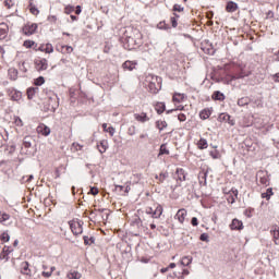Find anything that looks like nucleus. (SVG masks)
<instances>
[{
  "mask_svg": "<svg viewBox=\"0 0 279 279\" xmlns=\"http://www.w3.org/2000/svg\"><path fill=\"white\" fill-rule=\"evenodd\" d=\"M34 66L38 73H43V71H47V69H49V61L43 57H36L34 59Z\"/></svg>",
  "mask_w": 279,
  "mask_h": 279,
  "instance_id": "obj_4",
  "label": "nucleus"
},
{
  "mask_svg": "<svg viewBox=\"0 0 279 279\" xmlns=\"http://www.w3.org/2000/svg\"><path fill=\"white\" fill-rule=\"evenodd\" d=\"M272 195H274V189L269 187L266 190V192L262 193V198L267 199V202H269Z\"/></svg>",
  "mask_w": 279,
  "mask_h": 279,
  "instance_id": "obj_32",
  "label": "nucleus"
},
{
  "mask_svg": "<svg viewBox=\"0 0 279 279\" xmlns=\"http://www.w3.org/2000/svg\"><path fill=\"white\" fill-rule=\"evenodd\" d=\"M209 155L214 160H218V158H221V154H219V150H210Z\"/></svg>",
  "mask_w": 279,
  "mask_h": 279,
  "instance_id": "obj_51",
  "label": "nucleus"
},
{
  "mask_svg": "<svg viewBox=\"0 0 279 279\" xmlns=\"http://www.w3.org/2000/svg\"><path fill=\"white\" fill-rule=\"evenodd\" d=\"M201 241H208V235L206 233H203L201 235Z\"/></svg>",
  "mask_w": 279,
  "mask_h": 279,
  "instance_id": "obj_63",
  "label": "nucleus"
},
{
  "mask_svg": "<svg viewBox=\"0 0 279 279\" xmlns=\"http://www.w3.org/2000/svg\"><path fill=\"white\" fill-rule=\"evenodd\" d=\"M191 263H193L192 256H184L181 259V265H183L184 267H189V265H191Z\"/></svg>",
  "mask_w": 279,
  "mask_h": 279,
  "instance_id": "obj_39",
  "label": "nucleus"
},
{
  "mask_svg": "<svg viewBox=\"0 0 279 279\" xmlns=\"http://www.w3.org/2000/svg\"><path fill=\"white\" fill-rule=\"evenodd\" d=\"M169 269H175V263H171L168 267L161 268L160 272L161 274H167V271H169Z\"/></svg>",
  "mask_w": 279,
  "mask_h": 279,
  "instance_id": "obj_53",
  "label": "nucleus"
},
{
  "mask_svg": "<svg viewBox=\"0 0 279 279\" xmlns=\"http://www.w3.org/2000/svg\"><path fill=\"white\" fill-rule=\"evenodd\" d=\"M196 145L198 149H208V141L204 137H201Z\"/></svg>",
  "mask_w": 279,
  "mask_h": 279,
  "instance_id": "obj_29",
  "label": "nucleus"
},
{
  "mask_svg": "<svg viewBox=\"0 0 279 279\" xmlns=\"http://www.w3.org/2000/svg\"><path fill=\"white\" fill-rule=\"evenodd\" d=\"M53 271H56V266H51L50 270H44L41 276L43 278H51V276H53Z\"/></svg>",
  "mask_w": 279,
  "mask_h": 279,
  "instance_id": "obj_38",
  "label": "nucleus"
},
{
  "mask_svg": "<svg viewBox=\"0 0 279 279\" xmlns=\"http://www.w3.org/2000/svg\"><path fill=\"white\" fill-rule=\"evenodd\" d=\"M82 149H84V146L77 142H74L72 144V150L73 151H82Z\"/></svg>",
  "mask_w": 279,
  "mask_h": 279,
  "instance_id": "obj_46",
  "label": "nucleus"
},
{
  "mask_svg": "<svg viewBox=\"0 0 279 279\" xmlns=\"http://www.w3.org/2000/svg\"><path fill=\"white\" fill-rule=\"evenodd\" d=\"M266 19H274V11H268L266 13Z\"/></svg>",
  "mask_w": 279,
  "mask_h": 279,
  "instance_id": "obj_61",
  "label": "nucleus"
},
{
  "mask_svg": "<svg viewBox=\"0 0 279 279\" xmlns=\"http://www.w3.org/2000/svg\"><path fill=\"white\" fill-rule=\"evenodd\" d=\"M0 241H1V243H8V241H10V233H8V231L1 232Z\"/></svg>",
  "mask_w": 279,
  "mask_h": 279,
  "instance_id": "obj_41",
  "label": "nucleus"
},
{
  "mask_svg": "<svg viewBox=\"0 0 279 279\" xmlns=\"http://www.w3.org/2000/svg\"><path fill=\"white\" fill-rule=\"evenodd\" d=\"M102 130L104 132H108V134H110V136H114V126H108V123H104L102 124Z\"/></svg>",
  "mask_w": 279,
  "mask_h": 279,
  "instance_id": "obj_37",
  "label": "nucleus"
},
{
  "mask_svg": "<svg viewBox=\"0 0 279 279\" xmlns=\"http://www.w3.org/2000/svg\"><path fill=\"white\" fill-rule=\"evenodd\" d=\"M12 253V248L10 246H4L2 252L0 253V260H8L10 258V254Z\"/></svg>",
  "mask_w": 279,
  "mask_h": 279,
  "instance_id": "obj_19",
  "label": "nucleus"
},
{
  "mask_svg": "<svg viewBox=\"0 0 279 279\" xmlns=\"http://www.w3.org/2000/svg\"><path fill=\"white\" fill-rule=\"evenodd\" d=\"M133 178H136V180L138 181V180H141L142 174L141 173L133 174Z\"/></svg>",
  "mask_w": 279,
  "mask_h": 279,
  "instance_id": "obj_64",
  "label": "nucleus"
},
{
  "mask_svg": "<svg viewBox=\"0 0 279 279\" xmlns=\"http://www.w3.org/2000/svg\"><path fill=\"white\" fill-rule=\"evenodd\" d=\"M8 75L11 82H16V80H19V70H16L15 68H10L8 71Z\"/></svg>",
  "mask_w": 279,
  "mask_h": 279,
  "instance_id": "obj_21",
  "label": "nucleus"
},
{
  "mask_svg": "<svg viewBox=\"0 0 279 279\" xmlns=\"http://www.w3.org/2000/svg\"><path fill=\"white\" fill-rule=\"evenodd\" d=\"M170 151L167 148V144H162L159 148V156H169Z\"/></svg>",
  "mask_w": 279,
  "mask_h": 279,
  "instance_id": "obj_42",
  "label": "nucleus"
},
{
  "mask_svg": "<svg viewBox=\"0 0 279 279\" xmlns=\"http://www.w3.org/2000/svg\"><path fill=\"white\" fill-rule=\"evenodd\" d=\"M225 71L229 82H233V80H243V77H250V75H252V70L247 66V63L241 60L225 64Z\"/></svg>",
  "mask_w": 279,
  "mask_h": 279,
  "instance_id": "obj_1",
  "label": "nucleus"
},
{
  "mask_svg": "<svg viewBox=\"0 0 279 279\" xmlns=\"http://www.w3.org/2000/svg\"><path fill=\"white\" fill-rule=\"evenodd\" d=\"M43 84H45V77L44 76H39V77L34 80V85L35 86H43Z\"/></svg>",
  "mask_w": 279,
  "mask_h": 279,
  "instance_id": "obj_50",
  "label": "nucleus"
},
{
  "mask_svg": "<svg viewBox=\"0 0 279 279\" xmlns=\"http://www.w3.org/2000/svg\"><path fill=\"white\" fill-rule=\"evenodd\" d=\"M28 10L34 16H38L40 14V10H38V8H36L33 2H29Z\"/></svg>",
  "mask_w": 279,
  "mask_h": 279,
  "instance_id": "obj_34",
  "label": "nucleus"
},
{
  "mask_svg": "<svg viewBox=\"0 0 279 279\" xmlns=\"http://www.w3.org/2000/svg\"><path fill=\"white\" fill-rule=\"evenodd\" d=\"M4 5L7 7V10H10L11 8H14L13 0H5Z\"/></svg>",
  "mask_w": 279,
  "mask_h": 279,
  "instance_id": "obj_57",
  "label": "nucleus"
},
{
  "mask_svg": "<svg viewBox=\"0 0 279 279\" xmlns=\"http://www.w3.org/2000/svg\"><path fill=\"white\" fill-rule=\"evenodd\" d=\"M238 195H239V191H238V190H231V191L229 192V196H228V198H227V202H228L229 204H234V202H236Z\"/></svg>",
  "mask_w": 279,
  "mask_h": 279,
  "instance_id": "obj_22",
  "label": "nucleus"
},
{
  "mask_svg": "<svg viewBox=\"0 0 279 279\" xmlns=\"http://www.w3.org/2000/svg\"><path fill=\"white\" fill-rule=\"evenodd\" d=\"M145 86L148 93L151 95H158L160 88H162V78L154 74H148L145 78Z\"/></svg>",
  "mask_w": 279,
  "mask_h": 279,
  "instance_id": "obj_2",
  "label": "nucleus"
},
{
  "mask_svg": "<svg viewBox=\"0 0 279 279\" xmlns=\"http://www.w3.org/2000/svg\"><path fill=\"white\" fill-rule=\"evenodd\" d=\"M178 19H180V15H178V13H173V16L170 19L172 27H178Z\"/></svg>",
  "mask_w": 279,
  "mask_h": 279,
  "instance_id": "obj_45",
  "label": "nucleus"
},
{
  "mask_svg": "<svg viewBox=\"0 0 279 279\" xmlns=\"http://www.w3.org/2000/svg\"><path fill=\"white\" fill-rule=\"evenodd\" d=\"M98 150L101 154H106L107 149H108V141L102 140L97 144Z\"/></svg>",
  "mask_w": 279,
  "mask_h": 279,
  "instance_id": "obj_26",
  "label": "nucleus"
},
{
  "mask_svg": "<svg viewBox=\"0 0 279 279\" xmlns=\"http://www.w3.org/2000/svg\"><path fill=\"white\" fill-rule=\"evenodd\" d=\"M251 101H252V99H250V97L244 96V97L238 99V106H240V108H243V106H248Z\"/></svg>",
  "mask_w": 279,
  "mask_h": 279,
  "instance_id": "obj_31",
  "label": "nucleus"
},
{
  "mask_svg": "<svg viewBox=\"0 0 279 279\" xmlns=\"http://www.w3.org/2000/svg\"><path fill=\"white\" fill-rule=\"evenodd\" d=\"M218 121H219V123H229V125H231V126L235 124L232 117L228 113H220L218 116Z\"/></svg>",
  "mask_w": 279,
  "mask_h": 279,
  "instance_id": "obj_9",
  "label": "nucleus"
},
{
  "mask_svg": "<svg viewBox=\"0 0 279 279\" xmlns=\"http://www.w3.org/2000/svg\"><path fill=\"white\" fill-rule=\"evenodd\" d=\"M83 241L85 245H93V243H95V238H88V235H84Z\"/></svg>",
  "mask_w": 279,
  "mask_h": 279,
  "instance_id": "obj_48",
  "label": "nucleus"
},
{
  "mask_svg": "<svg viewBox=\"0 0 279 279\" xmlns=\"http://www.w3.org/2000/svg\"><path fill=\"white\" fill-rule=\"evenodd\" d=\"M272 80H274V82H276L277 84H279V72L276 73V74L272 76Z\"/></svg>",
  "mask_w": 279,
  "mask_h": 279,
  "instance_id": "obj_60",
  "label": "nucleus"
},
{
  "mask_svg": "<svg viewBox=\"0 0 279 279\" xmlns=\"http://www.w3.org/2000/svg\"><path fill=\"white\" fill-rule=\"evenodd\" d=\"M211 98L216 101H223V99H226V96L221 92H214Z\"/></svg>",
  "mask_w": 279,
  "mask_h": 279,
  "instance_id": "obj_35",
  "label": "nucleus"
},
{
  "mask_svg": "<svg viewBox=\"0 0 279 279\" xmlns=\"http://www.w3.org/2000/svg\"><path fill=\"white\" fill-rule=\"evenodd\" d=\"M36 51H41V53H53V45L49 43L40 44Z\"/></svg>",
  "mask_w": 279,
  "mask_h": 279,
  "instance_id": "obj_13",
  "label": "nucleus"
},
{
  "mask_svg": "<svg viewBox=\"0 0 279 279\" xmlns=\"http://www.w3.org/2000/svg\"><path fill=\"white\" fill-rule=\"evenodd\" d=\"M45 93L47 95V101H46L47 110H49V112H56V110H58L60 106L58 95H56V93L49 89H45Z\"/></svg>",
  "mask_w": 279,
  "mask_h": 279,
  "instance_id": "obj_3",
  "label": "nucleus"
},
{
  "mask_svg": "<svg viewBox=\"0 0 279 279\" xmlns=\"http://www.w3.org/2000/svg\"><path fill=\"white\" fill-rule=\"evenodd\" d=\"M257 182H259L262 186H269V177L267 175V173L260 171L257 174Z\"/></svg>",
  "mask_w": 279,
  "mask_h": 279,
  "instance_id": "obj_12",
  "label": "nucleus"
},
{
  "mask_svg": "<svg viewBox=\"0 0 279 279\" xmlns=\"http://www.w3.org/2000/svg\"><path fill=\"white\" fill-rule=\"evenodd\" d=\"M163 208L162 205H155V209L153 207L146 208V215H151L153 219H160L162 217Z\"/></svg>",
  "mask_w": 279,
  "mask_h": 279,
  "instance_id": "obj_5",
  "label": "nucleus"
},
{
  "mask_svg": "<svg viewBox=\"0 0 279 279\" xmlns=\"http://www.w3.org/2000/svg\"><path fill=\"white\" fill-rule=\"evenodd\" d=\"M270 235L272 236L275 245H279V225H272L270 227Z\"/></svg>",
  "mask_w": 279,
  "mask_h": 279,
  "instance_id": "obj_8",
  "label": "nucleus"
},
{
  "mask_svg": "<svg viewBox=\"0 0 279 279\" xmlns=\"http://www.w3.org/2000/svg\"><path fill=\"white\" fill-rule=\"evenodd\" d=\"M138 63L136 61H125L123 64H122V69L123 71H134V69H136V65Z\"/></svg>",
  "mask_w": 279,
  "mask_h": 279,
  "instance_id": "obj_18",
  "label": "nucleus"
},
{
  "mask_svg": "<svg viewBox=\"0 0 279 279\" xmlns=\"http://www.w3.org/2000/svg\"><path fill=\"white\" fill-rule=\"evenodd\" d=\"M191 225L194 226V227L199 226V221L197 220V217H193V218H192Z\"/></svg>",
  "mask_w": 279,
  "mask_h": 279,
  "instance_id": "obj_59",
  "label": "nucleus"
},
{
  "mask_svg": "<svg viewBox=\"0 0 279 279\" xmlns=\"http://www.w3.org/2000/svg\"><path fill=\"white\" fill-rule=\"evenodd\" d=\"M35 45H36V41L29 40V39L23 43V47H25V49H32V47H34Z\"/></svg>",
  "mask_w": 279,
  "mask_h": 279,
  "instance_id": "obj_47",
  "label": "nucleus"
},
{
  "mask_svg": "<svg viewBox=\"0 0 279 279\" xmlns=\"http://www.w3.org/2000/svg\"><path fill=\"white\" fill-rule=\"evenodd\" d=\"M60 52L63 53L64 56L71 54V53H73V47L63 45V46H61Z\"/></svg>",
  "mask_w": 279,
  "mask_h": 279,
  "instance_id": "obj_36",
  "label": "nucleus"
},
{
  "mask_svg": "<svg viewBox=\"0 0 279 279\" xmlns=\"http://www.w3.org/2000/svg\"><path fill=\"white\" fill-rule=\"evenodd\" d=\"M154 108H155L157 114H162L165 112V110H167V105H165V102H156L154 105Z\"/></svg>",
  "mask_w": 279,
  "mask_h": 279,
  "instance_id": "obj_24",
  "label": "nucleus"
},
{
  "mask_svg": "<svg viewBox=\"0 0 279 279\" xmlns=\"http://www.w3.org/2000/svg\"><path fill=\"white\" fill-rule=\"evenodd\" d=\"M177 180L184 182L186 180V172L182 168H177Z\"/></svg>",
  "mask_w": 279,
  "mask_h": 279,
  "instance_id": "obj_25",
  "label": "nucleus"
},
{
  "mask_svg": "<svg viewBox=\"0 0 279 279\" xmlns=\"http://www.w3.org/2000/svg\"><path fill=\"white\" fill-rule=\"evenodd\" d=\"M88 195H94V196L99 195V189L96 186H92L89 189Z\"/></svg>",
  "mask_w": 279,
  "mask_h": 279,
  "instance_id": "obj_54",
  "label": "nucleus"
},
{
  "mask_svg": "<svg viewBox=\"0 0 279 279\" xmlns=\"http://www.w3.org/2000/svg\"><path fill=\"white\" fill-rule=\"evenodd\" d=\"M37 134H41V136H49L51 134V129L47 126L45 123H39L36 129Z\"/></svg>",
  "mask_w": 279,
  "mask_h": 279,
  "instance_id": "obj_10",
  "label": "nucleus"
},
{
  "mask_svg": "<svg viewBox=\"0 0 279 279\" xmlns=\"http://www.w3.org/2000/svg\"><path fill=\"white\" fill-rule=\"evenodd\" d=\"M8 32H10V27L5 23L0 24V40H5L8 38Z\"/></svg>",
  "mask_w": 279,
  "mask_h": 279,
  "instance_id": "obj_15",
  "label": "nucleus"
},
{
  "mask_svg": "<svg viewBox=\"0 0 279 279\" xmlns=\"http://www.w3.org/2000/svg\"><path fill=\"white\" fill-rule=\"evenodd\" d=\"M168 126H169V124L165 120L156 121V128H157V130H159V132H162V130H167Z\"/></svg>",
  "mask_w": 279,
  "mask_h": 279,
  "instance_id": "obj_28",
  "label": "nucleus"
},
{
  "mask_svg": "<svg viewBox=\"0 0 279 279\" xmlns=\"http://www.w3.org/2000/svg\"><path fill=\"white\" fill-rule=\"evenodd\" d=\"M226 10L227 12H236V10H239V5L236 2L230 1L227 3Z\"/></svg>",
  "mask_w": 279,
  "mask_h": 279,
  "instance_id": "obj_30",
  "label": "nucleus"
},
{
  "mask_svg": "<svg viewBox=\"0 0 279 279\" xmlns=\"http://www.w3.org/2000/svg\"><path fill=\"white\" fill-rule=\"evenodd\" d=\"M9 220H10V214L0 211V223H3L4 221H9Z\"/></svg>",
  "mask_w": 279,
  "mask_h": 279,
  "instance_id": "obj_49",
  "label": "nucleus"
},
{
  "mask_svg": "<svg viewBox=\"0 0 279 279\" xmlns=\"http://www.w3.org/2000/svg\"><path fill=\"white\" fill-rule=\"evenodd\" d=\"M230 230H238L241 231L243 230V221L239 220V219H233L229 226Z\"/></svg>",
  "mask_w": 279,
  "mask_h": 279,
  "instance_id": "obj_17",
  "label": "nucleus"
},
{
  "mask_svg": "<svg viewBox=\"0 0 279 279\" xmlns=\"http://www.w3.org/2000/svg\"><path fill=\"white\" fill-rule=\"evenodd\" d=\"M172 101L174 104H182L183 101H186V94H182V93H174L172 95Z\"/></svg>",
  "mask_w": 279,
  "mask_h": 279,
  "instance_id": "obj_16",
  "label": "nucleus"
},
{
  "mask_svg": "<svg viewBox=\"0 0 279 279\" xmlns=\"http://www.w3.org/2000/svg\"><path fill=\"white\" fill-rule=\"evenodd\" d=\"M254 213V209H246L245 215L246 217H252V214Z\"/></svg>",
  "mask_w": 279,
  "mask_h": 279,
  "instance_id": "obj_62",
  "label": "nucleus"
},
{
  "mask_svg": "<svg viewBox=\"0 0 279 279\" xmlns=\"http://www.w3.org/2000/svg\"><path fill=\"white\" fill-rule=\"evenodd\" d=\"M66 278L68 279H81L82 275L77 270H72V271L66 274Z\"/></svg>",
  "mask_w": 279,
  "mask_h": 279,
  "instance_id": "obj_33",
  "label": "nucleus"
},
{
  "mask_svg": "<svg viewBox=\"0 0 279 279\" xmlns=\"http://www.w3.org/2000/svg\"><path fill=\"white\" fill-rule=\"evenodd\" d=\"M23 147H25V149H29V147H32V137L29 136L24 137Z\"/></svg>",
  "mask_w": 279,
  "mask_h": 279,
  "instance_id": "obj_43",
  "label": "nucleus"
},
{
  "mask_svg": "<svg viewBox=\"0 0 279 279\" xmlns=\"http://www.w3.org/2000/svg\"><path fill=\"white\" fill-rule=\"evenodd\" d=\"M253 108H264L263 98H257L253 101Z\"/></svg>",
  "mask_w": 279,
  "mask_h": 279,
  "instance_id": "obj_44",
  "label": "nucleus"
},
{
  "mask_svg": "<svg viewBox=\"0 0 279 279\" xmlns=\"http://www.w3.org/2000/svg\"><path fill=\"white\" fill-rule=\"evenodd\" d=\"M37 31L38 24L32 22H27L22 27V33L24 34V36H34V34H36Z\"/></svg>",
  "mask_w": 279,
  "mask_h": 279,
  "instance_id": "obj_6",
  "label": "nucleus"
},
{
  "mask_svg": "<svg viewBox=\"0 0 279 279\" xmlns=\"http://www.w3.org/2000/svg\"><path fill=\"white\" fill-rule=\"evenodd\" d=\"M26 93H27L28 99H34V95L38 93V87H29Z\"/></svg>",
  "mask_w": 279,
  "mask_h": 279,
  "instance_id": "obj_40",
  "label": "nucleus"
},
{
  "mask_svg": "<svg viewBox=\"0 0 279 279\" xmlns=\"http://www.w3.org/2000/svg\"><path fill=\"white\" fill-rule=\"evenodd\" d=\"M21 274H23V276H32V269H29V263L27 262L22 263Z\"/></svg>",
  "mask_w": 279,
  "mask_h": 279,
  "instance_id": "obj_23",
  "label": "nucleus"
},
{
  "mask_svg": "<svg viewBox=\"0 0 279 279\" xmlns=\"http://www.w3.org/2000/svg\"><path fill=\"white\" fill-rule=\"evenodd\" d=\"M240 125L242 128H252V125H254V122L252 121V119H250V117H244L240 122Z\"/></svg>",
  "mask_w": 279,
  "mask_h": 279,
  "instance_id": "obj_27",
  "label": "nucleus"
},
{
  "mask_svg": "<svg viewBox=\"0 0 279 279\" xmlns=\"http://www.w3.org/2000/svg\"><path fill=\"white\" fill-rule=\"evenodd\" d=\"M14 123L17 128H23V120L19 117L14 118Z\"/></svg>",
  "mask_w": 279,
  "mask_h": 279,
  "instance_id": "obj_56",
  "label": "nucleus"
},
{
  "mask_svg": "<svg viewBox=\"0 0 279 279\" xmlns=\"http://www.w3.org/2000/svg\"><path fill=\"white\" fill-rule=\"evenodd\" d=\"M178 120L181 121V123L184 122V121H186V114H184V113H179V114H178Z\"/></svg>",
  "mask_w": 279,
  "mask_h": 279,
  "instance_id": "obj_58",
  "label": "nucleus"
},
{
  "mask_svg": "<svg viewBox=\"0 0 279 279\" xmlns=\"http://www.w3.org/2000/svg\"><path fill=\"white\" fill-rule=\"evenodd\" d=\"M174 14L175 12H184V7L180 5V4H174L172 8Z\"/></svg>",
  "mask_w": 279,
  "mask_h": 279,
  "instance_id": "obj_55",
  "label": "nucleus"
},
{
  "mask_svg": "<svg viewBox=\"0 0 279 279\" xmlns=\"http://www.w3.org/2000/svg\"><path fill=\"white\" fill-rule=\"evenodd\" d=\"M133 117L137 123H147V121H150L151 119L147 112L134 113Z\"/></svg>",
  "mask_w": 279,
  "mask_h": 279,
  "instance_id": "obj_11",
  "label": "nucleus"
},
{
  "mask_svg": "<svg viewBox=\"0 0 279 279\" xmlns=\"http://www.w3.org/2000/svg\"><path fill=\"white\" fill-rule=\"evenodd\" d=\"M187 215L189 213L186 211V209L181 208L177 211L174 219H178L179 223H184Z\"/></svg>",
  "mask_w": 279,
  "mask_h": 279,
  "instance_id": "obj_14",
  "label": "nucleus"
},
{
  "mask_svg": "<svg viewBox=\"0 0 279 279\" xmlns=\"http://www.w3.org/2000/svg\"><path fill=\"white\" fill-rule=\"evenodd\" d=\"M48 23H50L51 25H56V23H58V16L56 15H49L47 19Z\"/></svg>",
  "mask_w": 279,
  "mask_h": 279,
  "instance_id": "obj_52",
  "label": "nucleus"
},
{
  "mask_svg": "<svg viewBox=\"0 0 279 279\" xmlns=\"http://www.w3.org/2000/svg\"><path fill=\"white\" fill-rule=\"evenodd\" d=\"M70 229L72 231V233L74 234V236H80V234H82V232H84V229L82 228V222L77 221V220H71L69 222Z\"/></svg>",
  "mask_w": 279,
  "mask_h": 279,
  "instance_id": "obj_7",
  "label": "nucleus"
},
{
  "mask_svg": "<svg viewBox=\"0 0 279 279\" xmlns=\"http://www.w3.org/2000/svg\"><path fill=\"white\" fill-rule=\"evenodd\" d=\"M211 114H213V109L205 108V109L201 110L199 119H202V121H206V119H210Z\"/></svg>",
  "mask_w": 279,
  "mask_h": 279,
  "instance_id": "obj_20",
  "label": "nucleus"
}]
</instances>
